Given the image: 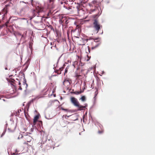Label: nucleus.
Segmentation results:
<instances>
[{"label":"nucleus","instance_id":"f257e3e1","mask_svg":"<svg viewBox=\"0 0 155 155\" xmlns=\"http://www.w3.org/2000/svg\"><path fill=\"white\" fill-rule=\"evenodd\" d=\"M70 100L71 103L75 106L78 108V110H84L85 108L87 106V104H85L84 106L81 105L77 99L74 97H71Z\"/></svg>","mask_w":155,"mask_h":155},{"label":"nucleus","instance_id":"f03ea898","mask_svg":"<svg viewBox=\"0 0 155 155\" xmlns=\"http://www.w3.org/2000/svg\"><path fill=\"white\" fill-rule=\"evenodd\" d=\"M93 28L96 33H97L102 28V26L100 24L97 19H94L93 22Z\"/></svg>","mask_w":155,"mask_h":155},{"label":"nucleus","instance_id":"7ed1b4c3","mask_svg":"<svg viewBox=\"0 0 155 155\" xmlns=\"http://www.w3.org/2000/svg\"><path fill=\"white\" fill-rule=\"evenodd\" d=\"M21 138H22L24 141L23 144L28 145V142H30L33 140L32 138L28 134L21 135Z\"/></svg>","mask_w":155,"mask_h":155},{"label":"nucleus","instance_id":"20e7f679","mask_svg":"<svg viewBox=\"0 0 155 155\" xmlns=\"http://www.w3.org/2000/svg\"><path fill=\"white\" fill-rule=\"evenodd\" d=\"M43 8L42 7L38 6L36 8V11H34L33 12V14L34 16L37 15L38 17V13L41 12L43 11Z\"/></svg>","mask_w":155,"mask_h":155},{"label":"nucleus","instance_id":"39448f33","mask_svg":"<svg viewBox=\"0 0 155 155\" xmlns=\"http://www.w3.org/2000/svg\"><path fill=\"white\" fill-rule=\"evenodd\" d=\"M16 128V125L14 124H12L9 125L8 128V130L9 132H14Z\"/></svg>","mask_w":155,"mask_h":155},{"label":"nucleus","instance_id":"423d86ee","mask_svg":"<svg viewBox=\"0 0 155 155\" xmlns=\"http://www.w3.org/2000/svg\"><path fill=\"white\" fill-rule=\"evenodd\" d=\"M91 45H92L91 47L92 50L97 48L99 46V44L97 43L96 41L94 40L92 42Z\"/></svg>","mask_w":155,"mask_h":155},{"label":"nucleus","instance_id":"0eeeda50","mask_svg":"<svg viewBox=\"0 0 155 155\" xmlns=\"http://www.w3.org/2000/svg\"><path fill=\"white\" fill-rule=\"evenodd\" d=\"M68 20L67 18H66L65 17H62L60 20V22L61 23H65L66 24H67L68 22Z\"/></svg>","mask_w":155,"mask_h":155},{"label":"nucleus","instance_id":"6e6552de","mask_svg":"<svg viewBox=\"0 0 155 155\" xmlns=\"http://www.w3.org/2000/svg\"><path fill=\"white\" fill-rule=\"evenodd\" d=\"M18 84L20 85L19 86V89L22 90L23 88H26L27 87V84L25 82H24L23 84V85L22 86V87L21 86V83L20 81L19 82Z\"/></svg>","mask_w":155,"mask_h":155},{"label":"nucleus","instance_id":"1a4fd4ad","mask_svg":"<svg viewBox=\"0 0 155 155\" xmlns=\"http://www.w3.org/2000/svg\"><path fill=\"white\" fill-rule=\"evenodd\" d=\"M39 117L38 115H36L34 117L33 119V125H35L36 124V122L39 119Z\"/></svg>","mask_w":155,"mask_h":155},{"label":"nucleus","instance_id":"9d476101","mask_svg":"<svg viewBox=\"0 0 155 155\" xmlns=\"http://www.w3.org/2000/svg\"><path fill=\"white\" fill-rule=\"evenodd\" d=\"M2 12L3 14H4V15L6 14L8 12L7 8L5 7L4 8L2 11Z\"/></svg>","mask_w":155,"mask_h":155},{"label":"nucleus","instance_id":"9b49d317","mask_svg":"<svg viewBox=\"0 0 155 155\" xmlns=\"http://www.w3.org/2000/svg\"><path fill=\"white\" fill-rule=\"evenodd\" d=\"M84 90L81 91V90L80 91H75L73 92V93L74 94H76V95H78L79 94H81V93L83 92Z\"/></svg>","mask_w":155,"mask_h":155},{"label":"nucleus","instance_id":"f8f14e48","mask_svg":"<svg viewBox=\"0 0 155 155\" xmlns=\"http://www.w3.org/2000/svg\"><path fill=\"white\" fill-rule=\"evenodd\" d=\"M42 20V18H40L39 21H35V22L37 23L38 24H40L41 25L43 24Z\"/></svg>","mask_w":155,"mask_h":155},{"label":"nucleus","instance_id":"ddd939ff","mask_svg":"<svg viewBox=\"0 0 155 155\" xmlns=\"http://www.w3.org/2000/svg\"><path fill=\"white\" fill-rule=\"evenodd\" d=\"M82 102L85 101L86 100V98L85 96H83L80 99Z\"/></svg>","mask_w":155,"mask_h":155},{"label":"nucleus","instance_id":"4468645a","mask_svg":"<svg viewBox=\"0 0 155 155\" xmlns=\"http://www.w3.org/2000/svg\"><path fill=\"white\" fill-rule=\"evenodd\" d=\"M81 75H78V74L76 73L75 74V77L77 79H79Z\"/></svg>","mask_w":155,"mask_h":155},{"label":"nucleus","instance_id":"2eb2a0df","mask_svg":"<svg viewBox=\"0 0 155 155\" xmlns=\"http://www.w3.org/2000/svg\"><path fill=\"white\" fill-rule=\"evenodd\" d=\"M98 93V90H97V89H96V91H95V96L94 97V98H95V97H96V96L97 95V94Z\"/></svg>","mask_w":155,"mask_h":155},{"label":"nucleus","instance_id":"dca6fc26","mask_svg":"<svg viewBox=\"0 0 155 155\" xmlns=\"http://www.w3.org/2000/svg\"><path fill=\"white\" fill-rule=\"evenodd\" d=\"M48 28L51 29V30L54 31V29L52 26L50 25L48 26Z\"/></svg>","mask_w":155,"mask_h":155},{"label":"nucleus","instance_id":"f3484780","mask_svg":"<svg viewBox=\"0 0 155 155\" xmlns=\"http://www.w3.org/2000/svg\"><path fill=\"white\" fill-rule=\"evenodd\" d=\"M67 83H68V80H66H66H64V81H63V85H64L65 86V83H67Z\"/></svg>","mask_w":155,"mask_h":155},{"label":"nucleus","instance_id":"a211bd4d","mask_svg":"<svg viewBox=\"0 0 155 155\" xmlns=\"http://www.w3.org/2000/svg\"><path fill=\"white\" fill-rule=\"evenodd\" d=\"M19 114V111L18 110V111L16 112L15 114V115L16 116H18Z\"/></svg>","mask_w":155,"mask_h":155},{"label":"nucleus","instance_id":"6ab92c4d","mask_svg":"<svg viewBox=\"0 0 155 155\" xmlns=\"http://www.w3.org/2000/svg\"><path fill=\"white\" fill-rule=\"evenodd\" d=\"M103 132V130H101V131L99 130L98 131V133L99 134H102Z\"/></svg>","mask_w":155,"mask_h":155},{"label":"nucleus","instance_id":"aec40b11","mask_svg":"<svg viewBox=\"0 0 155 155\" xmlns=\"http://www.w3.org/2000/svg\"><path fill=\"white\" fill-rule=\"evenodd\" d=\"M12 80V81H11V82L12 83V84H15V80Z\"/></svg>","mask_w":155,"mask_h":155},{"label":"nucleus","instance_id":"412c9836","mask_svg":"<svg viewBox=\"0 0 155 155\" xmlns=\"http://www.w3.org/2000/svg\"><path fill=\"white\" fill-rule=\"evenodd\" d=\"M87 61H88L90 59L91 57H89L88 55H87Z\"/></svg>","mask_w":155,"mask_h":155},{"label":"nucleus","instance_id":"4be33fe9","mask_svg":"<svg viewBox=\"0 0 155 155\" xmlns=\"http://www.w3.org/2000/svg\"><path fill=\"white\" fill-rule=\"evenodd\" d=\"M59 71L58 70L56 71L55 72L57 73L58 74H60L61 73V71H59V72H58Z\"/></svg>","mask_w":155,"mask_h":155},{"label":"nucleus","instance_id":"5701e85b","mask_svg":"<svg viewBox=\"0 0 155 155\" xmlns=\"http://www.w3.org/2000/svg\"><path fill=\"white\" fill-rule=\"evenodd\" d=\"M33 0H31V3L32 6H33Z\"/></svg>","mask_w":155,"mask_h":155},{"label":"nucleus","instance_id":"b1692460","mask_svg":"<svg viewBox=\"0 0 155 155\" xmlns=\"http://www.w3.org/2000/svg\"><path fill=\"white\" fill-rule=\"evenodd\" d=\"M46 90V91H47L48 90V89H47V87L46 86L45 87V90Z\"/></svg>","mask_w":155,"mask_h":155},{"label":"nucleus","instance_id":"393cba45","mask_svg":"<svg viewBox=\"0 0 155 155\" xmlns=\"http://www.w3.org/2000/svg\"><path fill=\"white\" fill-rule=\"evenodd\" d=\"M78 13L79 14V12L80 11H82V10L81 9H79V8H78Z\"/></svg>","mask_w":155,"mask_h":155},{"label":"nucleus","instance_id":"a878e982","mask_svg":"<svg viewBox=\"0 0 155 155\" xmlns=\"http://www.w3.org/2000/svg\"><path fill=\"white\" fill-rule=\"evenodd\" d=\"M17 153H16V152H15V153H13L12 154V155H17Z\"/></svg>","mask_w":155,"mask_h":155},{"label":"nucleus","instance_id":"bb28decb","mask_svg":"<svg viewBox=\"0 0 155 155\" xmlns=\"http://www.w3.org/2000/svg\"><path fill=\"white\" fill-rule=\"evenodd\" d=\"M9 22V21H7L5 23V24L6 26H7V24Z\"/></svg>","mask_w":155,"mask_h":155},{"label":"nucleus","instance_id":"cd10ccee","mask_svg":"<svg viewBox=\"0 0 155 155\" xmlns=\"http://www.w3.org/2000/svg\"><path fill=\"white\" fill-rule=\"evenodd\" d=\"M88 50L89 52V53H90V48L89 46H88Z\"/></svg>","mask_w":155,"mask_h":155},{"label":"nucleus","instance_id":"c85d7f7f","mask_svg":"<svg viewBox=\"0 0 155 155\" xmlns=\"http://www.w3.org/2000/svg\"><path fill=\"white\" fill-rule=\"evenodd\" d=\"M67 70L66 69H65L64 74H65V73H66L67 72Z\"/></svg>","mask_w":155,"mask_h":155},{"label":"nucleus","instance_id":"c756f323","mask_svg":"<svg viewBox=\"0 0 155 155\" xmlns=\"http://www.w3.org/2000/svg\"><path fill=\"white\" fill-rule=\"evenodd\" d=\"M97 2V1H93V3L94 4H95V3H96Z\"/></svg>","mask_w":155,"mask_h":155},{"label":"nucleus","instance_id":"7c9ffc66","mask_svg":"<svg viewBox=\"0 0 155 155\" xmlns=\"http://www.w3.org/2000/svg\"><path fill=\"white\" fill-rule=\"evenodd\" d=\"M4 134H5V133H2V136L3 135H4Z\"/></svg>","mask_w":155,"mask_h":155},{"label":"nucleus","instance_id":"2f4dec72","mask_svg":"<svg viewBox=\"0 0 155 155\" xmlns=\"http://www.w3.org/2000/svg\"><path fill=\"white\" fill-rule=\"evenodd\" d=\"M52 1V0H50V2H51Z\"/></svg>","mask_w":155,"mask_h":155},{"label":"nucleus","instance_id":"473e14b6","mask_svg":"<svg viewBox=\"0 0 155 155\" xmlns=\"http://www.w3.org/2000/svg\"><path fill=\"white\" fill-rule=\"evenodd\" d=\"M61 109H62V110H66L64 109H63V108H61Z\"/></svg>","mask_w":155,"mask_h":155},{"label":"nucleus","instance_id":"72a5a7b5","mask_svg":"<svg viewBox=\"0 0 155 155\" xmlns=\"http://www.w3.org/2000/svg\"><path fill=\"white\" fill-rule=\"evenodd\" d=\"M79 45H83V44H79Z\"/></svg>","mask_w":155,"mask_h":155},{"label":"nucleus","instance_id":"f704fd0d","mask_svg":"<svg viewBox=\"0 0 155 155\" xmlns=\"http://www.w3.org/2000/svg\"><path fill=\"white\" fill-rule=\"evenodd\" d=\"M19 137H20V136H19V137H18V138L19 139Z\"/></svg>","mask_w":155,"mask_h":155},{"label":"nucleus","instance_id":"c9c22d12","mask_svg":"<svg viewBox=\"0 0 155 155\" xmlns=\"http://www.w3.org/2000/svg\"><path fill=\"white\" fill-rule=\"evenodd\" d=\"M16 150V152L17 151V150H16H16Z\"/></svg>","mask_w":155,"mask_h":155},{"label":"nucleus","instance_id":"e433bc0d","mask_svg":"<svg viewBox=\"0 0 155 155\" xmlns=\"http://www.w3.org/2000/svg\"><path fill=\"white\" fill-rule=\"evenodd\" d=\"M97 39H95V40H97Z\"/></svg>","mask_w":155,"mask_h":155},{"label":"nucleus","instance_id":"4c0bfd02","mask_svg":"<svg viewBox=\"0 0 155 155\" xmlns=\"http://www.w3.org/2000/svg\"><path fill=\"white\" fill-rule=\"evenodd\" d=\"M84 116H83V118H84Z\"/></svg>","mask_w":155,"mask_h":155}]
</instances>
